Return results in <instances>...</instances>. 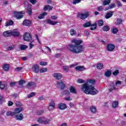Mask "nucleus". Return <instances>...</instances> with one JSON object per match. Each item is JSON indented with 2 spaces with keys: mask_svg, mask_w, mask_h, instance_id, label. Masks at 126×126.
Listing matches in <instances>:
<instances>
[{
  "mask_svg": "<svg viewBox=\"0 0 126 126\" xmlns=\"http://www.w3.org/2000/svg\"><path fill=\"white\" fill-rule=\"evenodd\" d=\"M70 34L71 36H76L77 35L76 31L74 30L73 29H71L70 30Z\"/></svg>",
  "mask_w": 126,
  "mask_h": 126,
  "instance_id": "nucleus-24",
  "label": "nucleus"
},
{
  "mask_svg": "<svg viewBox=\"0 0 126 126\" xmlns=\"http://www.w3.org/2000/svg\"><path fill=\"white\" fill-rule=\"evenodd\" d=\"M48 14V13H47V12H43L42 14H41L39 16H38L37 17V18H38V19H43L44 17L46 16V15H47Z\"/></svg>",
  "mask_w": 126,
  "mask_h": 126,
  "instance_id": "nucleus-29",
  "label": "nucleus"
},
{
  "mask_svg": "<svg viewBox=\"0 0 126 126\" xmlns=\"http://www.w3.org/2000/svg\"><path fill=\"white\" fill-rule=\"evenodd\" d=\"M33 42H34V41H33V40L30 41V42L29 43L30 49H32V48H33V47H34L35 46L34 44H32L33 43Z\"/></svg>",
  "mask_w": 126,
  "mask_h": 126,
  "instance_id": "nucleus-52",
  "label": "nucleus"
},
{
  "mask_svg": "<svg viewBox=\"0 0 126 126\" xmlns=\"http://www.w3.org/2000/svg\"><path fill=\"white\" fill-rule=\"evenodd\" d=\"M111 74H112V72L111 71V70H108L106 71L105 73V76H106V77H110Z\"/></svg>",
  "mask_w": 126,
  "mask_h": 126,
  "instance_id": "nucleus-38",
  "label": "nucleus"
},
{
  "mask_svg": "<svg viewBox=\"0 0 126 126\" xmlns=\"http://www.w3.org/2000/svg\"><path fill=\"white\" fill-rule=\"evenodd\" d=\"M102 30L103 31H105L106 32H107V31H110V27H109L108 25L104 26L102 27Z\"/></svg>",
  "mask_w": 126,
  "mask_h": 126,
  "instance_id": "nucleus-37",
  "label": "nucleus"
},
{
  "mask_svg": "<svg viewBox=\"0 0 126 126\" xmlns=\"http://www.w3.org/2000/svg\"><path fill=\"white\" fill-rule=\"evenodd\" d=\"M114 90H116V87L114 84H112L110 85V87L108 88V91L109 92H112Z\"/></svg>",
  "mask_w": 126,
  "mask_h": 126,
  "instance_id": "nucleus-23",
  "label": "nucleus"
},
{
  "mask_svg": "<svg viewBox=\"0 0 126 126\" xmlns=\"http://www.w3.org/2000/svg\"><path fill=\"white\" fill-rule=\"evenodd\" d=\"M17 83V82H12L10 83V87H12L13 86H15V85Z\"/></svg>",
  "mask_w": 126,
  "mask_h": 126,
  "instance_id": "nucleus-60",
  "label": "nucleus"
},
{
  "mask_svg": "<svg viewBox=\"0 0 126 126\" xmlns=\"http://www.w3.org/2000/svg\"><path fill=\"white\" fill-rule=\"evenodd\" d=\"M34 84H35L34 82H31L28 83L27 86V87H30V86H32V85H34Z\"/></svg>",
  "mask_w": 126,
  "mask_h": 126,
  "instance_id": "nucleus-58",
  "label": "nucleus"
},
{
  "mask_svg": "<svg viewBox=\"0 0 126 126\" xmlns=\"http://www.w3.org/2000/svg\"><path fill=\"white\" fill-rule=\"evenodd\" d=\"M43 114H44V110H37L36 112L37 116H41V115H43Z\"/></svg>",
  "mask_w": 126,
  "mask_h": 126,
  "instance_id": "nucleus-44",
  "label": "nucleus"
},
{
  "mask_svg": "<svg viewBox=\"0 0 126 126\" xmlns=\"http://www.w3.org/2000/svg\"><path fill=\"white\" fill-rule=\"evenodd\" d=\"M82 0H73L72 4L76 5V4H77V3H80V2H81Z\"/></svg>",
  "mask_w": 126,
  "mask_h": 126,
  "instance_id": "nucleus-43",
  "label": "nucleus"
},
{
  "mask_svg": "<svg viewBox=\"0 0 126 126\" xmlns=\"http://www.w3.org/2000/svg\"><path fill=\"white\" fill-rule=\"evenodd\" d=\"M83 26L85 28H87V27H90V26H91V22H87V23H85L83 25Z\"/></svg>",
  "mask_w": 126,
  "mask_h": 126,
  "instance_id": "nucleus-41",
  "label": "nucleus"
},
{
  "mask_svg": "<svg viewBox=\"0 0 126 126\" xmlns=\"http://www.w3.org/2000/svg\"><path fill=\"white\" fill-rule=\"evenodd\" d=\"M80 16L81 19H82V20H84V19H86L87 17H89V13L87 12L85 13H81Z\"/></svg>",
  "mask_w": 126,
  "mask_h": 126,
  "instance_id": "nucleus-11",
  "label": "nucleus"
},
{
  "mask_svg": "<svg viewBox=\"0 0 126 126\" xmlns=\"http://www.w3.org/2000/svg\"><path fill=\"white\" fill-rule=\"evenodd\" d=\"M69 89L70 90V93H72L73 94H76V93H77L76 89H75V88L73 86L70 87Z\"/></svg>",
  "mask_w": 126,
  "mask_h": 126,
  "instance_id": "nucleus-19",
  "label": "nucleus"
},
{
  "mask_svg": "<svg viewBox=\"0 0 126 126\" xmlns=\"http://www.w3.org/2000/svg\"><path fill=\"white\" fill-rule=\"evenodd\" d=\"M48 70V69L47 68H42L41 69H39V72L40 73H43L44 72H46Z\"/></svg>",
  "mask_w": 126,
  "mask_h": 126,
  "instance_id": "nucleus-45",
  "label": "nucleus"
},
{
  "mask_svg": "<svg viewBox=\"0 0 126 126\" xmlns=\"http://www.w3.org/2000/svg\"><path fill=\"white\" fill-rule=\"evenodd\" d=\"M115 5H116V4H115V3L110 4L109 5V8H114V7H115Z\"/></svg>",
  "mask_w": 126,
  "mask_h": 126,
  "instance_id": "nucleus-63",
  "label": "nucleus"
},
{
  "mask_svg": "<svg viewBox=\"0 0 126 126\" xmlns=\"http://www.w3.org/2000/svg\"><path fill=\"white\" fill-rule=\"evenodd\" d=\"M15 112V115H16V114H19V113H21L23 111V107H21V108H16L14 110Z\"/></svg>",
  "mask_w": 126,
  "mask_h": 126,
  "instance_id": "nucleus-20",
  "label": "nucleus"
},
{
  "mask_svg": "<svg viewBox=\"0 0 126 126\" xmlns=\"http://www.w3.org/2000/svg\"><path fill=\"white\" fill-rule=\"evenodd\" d=\"M63 95H69V91L66 90L63 92Z\"/></svg>",
  "mask_w": 126,
  "mask_h": 126,
  "instance_id": "nucleus-49",
  "label": "nucleus"
},
{
  "mask_svg": "<svg viewBox=\"0 0 126 126\" xmlns=\"http://www.w3.org/2000/svg\"><path fill=\"white\" fill-rule=\"evenodd\" d=\"M121 24H123V19L122 18H119L116 20V25H120Z\"/></svg>",
  "mask_w": 126,
  "mask_h": 126,
  "instance_id": "nucleus-28",
  "label": "nucleus"
},
{
  "mask_svg": "<svg viewBox=\"0 0 126 126\" xmlns=\"http://www.w3.org/2000/svg\"><path fill=\"white\" fill-rule=\"evenodd\" d=\"M63 70L65 72H67V71H68V67L66 66H63Z\"/></svg>",
  "mask_w": 126,
  "mask_h": 126,
  "instance_id": "nucleus-57",
  "label": "nucleus"
},
{
  "mask_svg": "<svg viewBox=\"0 0 126 126\" xmlns=\"http://www.w3.org/2000/svg\"><path fill=\"white\" fill-rule=\"evenodd\" d=\"M119 73H120L119 70L116 69V70H115V71L114 72H113L112 74H113L114 75V76H117L118 75V74H119Z\"/></svg>",
  "mask_w": 126,
  "mask_h": 126,
  "instance_id": "nucleus-48",
  "label": "nucleus"
},
{
  "mask_svg": "<svg viewBox=\"0 0 126 126\" xmlns=\"http://www.w3.org/2000/svg\"><path fill=\"white\" fill-rule=\"evenodd\" d=\"M26 83V81L24 80H21L19 81V85H23V84Z\"/></svg>",
  "mask_w": 126,
  "mask_h": 126,
  "instance_id": "nucleus-50",
  "label": "nucleus"
},
{
  "mask_svg": "<svg viewBox=\"0 0 126 126\" xmlns=\"http://www.w3.org/2000/svg\"><path fill=\"white\" fill-rule=\"evenodd\" d=\"M22 69H23V67H18L15 69V70L16 71H21Z\"/></svg>",
  "mask_w": 126,
  "mask_h": 126,
  "instance_id": "nucleus-53",
  "label": "nucleus"
},
{
  "mask_svg": "<svg viewBox=\"0 0 126 126\" xmlns=\"http://www.w3.org/2000/svg\"><path fill=\"white\" fill-rule=\"evenodd\" d=\"M77 83H84L85 81L83 80L82 79H79L77 80Z\"/></svg>",
  "mask_w": 126,
  "mask_h": 126,
  "instance_id": "nucleus-54",
  "label": "nucleus"
},
{
  "mask_svg": "<svg viewBox=\"0 0 126 126\" xmlns=\"http://www.w3.org/2000/svg\"><path fill=\"white\" fill-rule=\"evenodd\" d=\"M53 6H51L50 5H46L43 8V10L44 11H47V10L48 9L49 10H52L53 9Z\"/></svg>",
  "mask_w": 126,
  "mask_h": 126,
  "instance_id": "nucleus-22",
  "label": "nucleus"
},
{
  "mask_svg": "<svg viewBox=\"0 0 126 126\" xmlns=\"http://www.w3.org/2000/svg\"><path fill=\"white\" fill-rule=\"evenodd\" d=\"M13 24H14V22H13L12 20L10 19L8 20V22L6 23L5 26L7 27L8 26H11V25H13Z\"/></svg>",
  "mask_w": 126,
  "mask_h": 126,
  "instance_id": "nucleus-25",
  "label": "nucleus"
},
{
  "mask_svg": "<svg viewBox=\"0 0 126 126\" xmlns=\"http://www.w3.org/2000/svg\"><path fill=\"white\" fill-rule=\"evenodd\" d=\"M32 69L33 71L35 73H38V72H39V70H40L39 65L37 64L33 65L32 67Z\"/></svg>",
  "mask_w": 126,
  "mask_h": 126,
  "instance_id": "nucleus-13",
  "label": "nucleus"
},
{
  "mask_svg": "<svg viewBox=\"0 0 126 126\" xmlns=\"http://www.w3.org/2000/svg\"><path fill=\"white\" fill-rule=\"evenodd\" d=\"M32 24V22L30 21V20H27L25 19L23 22V25L24 26H28V27H30Z\"/></svg>",
  "mask_w": 126,
  "mask_h": 126,
  "instance_id": "nucleus-9",
  "label": "nucleus"
},
{
  "mask_svg": "<svg viewBox=\"0 0 126 126\" xmlns=\"http://www.w3.org/2000/svg\"><path fill=\"white\" fill-rule=\"evenodd\" d=\"M118 105H119V101H113V102L112 103V107L114 109H116V108H117L118 107Z\"/></svg>",
  "mask_w": 126,
  "mask_h": 126,
  "instance_id": "nucleus-36",
  "label": "nucleus"
},
{
  "mask_svg": "<svg viewBox=\"0 0 126 126\" xmlns=\"http://www.w3.org/2000/svg\"><path fill=\"white\" fill-rule=\"evenodd\" d=\"M13 17L16 18L18 20L23 18V15L22 14V11L17 12L16 11H14Z\"/></svg>",
  "mask_w": 126,
  "mask_h": 126,
  "instance_id": "nucleus-4",
  "label": "nucleus"
},
{
  "mask_svg": "<svg viewBox=\"0 0 126 126\" xmlns=\"http://www.w3.org/2000/svg\"><path fill=\"white\" fill-rule=\"evenodd\" d=\"M29 1L32 4H36L37 0H29Z\"/></svg>",
  "mask_w": 126,
  "mask_h": 126,
  "instance_id": "nucleus-59",
  "label": "nucleus"
},
{
  "mask_svg": "<svg viewBox=\"0 0 126 126\" xmlns=\"http://www.w3.org/2000/svg\"><path fill=\"white\" fill-rule=\"evenodd\" d=\"M27 48H28V46L26 45H21L20 50H21V51H24L26 50Z\"/></svg>",
  "mask_w": 126,
  "mask_h": 126,
  "instance_id": "nucleus-40",
  "label": "nucleus"
},
{
  "mask_svg": "<svg viewBox=\"0 0 126 126\" xmlns=\"http://www.w3.org/2000/svg\"><path fill=\"white\" fill-rule=\"evenodd\" d=\"M24 119V116L22 113L17 114L15 116V119L17 121H22Z\"/></svg>",
  "mask_w": 126,
  "mask_h": 126,
  "instance_id": "nucleus-10",
  "label": "nucleus"
},
{
  "mask_svg": "<svg viewBox=\"0 0 126 126\" xmlns=\"http://www.w3.org/2000/svg\"><path fill=\"white\" fill-rule=\"evenodd\" d=\"M51 19H53L54 20H56V19H58V16L57 15L51 16Z\"/></svg>",
  "mask_w": 126,
  "mask_h": 126,
  "instance_id": "nucleus-62",
  "label": "nucleus"
},
{
  "mask_svg": "<svg viewBox=\"0 0 126 126\" xmlns=\"http://www.w3.org/2000/svg\"><path fill=\"white\" fill-rule=\"evenodd\" d=\"M11 35H12L13 37H19L20 35V32L16 31H11Z\"/></svg>",
  "mask_w": 126,
  "mask_h": 126,
  "instance_id": "nucleus-18",
  "label": "nucleus"
},
{
  "mask_svg": "<svg viewBox=\"0 0 126 126\" xmlns=\"http://www.w3.org/2000/svg\"><path fill=\"white\" fill-rule=\"evenodd\" d=\"M111 31L113 34H117L119 32V30L117 27H114L112 29Z\"/></svg>",
  "mask_w": 126,
  "mask_h": 126,
  "instance_id": "nucleus-34",
  "label": "nucleus"
},
{
  "mask_svg": "<svg viewBox=\"0 0 126 126\" xmlns=\"http://www.w3.org/2000/svg\"><path fill=\"white\" fill-rule=\"evenodd\" d=\"M114 15V11H110L109 12H107L106 14L105 15V18L106 19H109V18H111L112 16Z\"/></svg>",
  "mask_w": 126,
  "mask_h": 126,
  "instance_id": "nucleus-15",
  "label": "nucleus"
},
{
  "mask_svg": "<svg viewBox=\"0 0 126 126\" xmlns=\"http://www.w3.org/2000/svg\"><path fill=\"white\" fill-rule=\"evenodd\" d=\"M110 3H111V0H104L102 2V5L106 6V5L110 4Z\"/></svg>",
  "mask_w": 126,
  "mask_h": 126,
  "instance_id": "nucleus-33",
  "label": "nucleus"
},
{
  "mask_svg": "<svg viewBox=\"0 0 126 126\" xmlns=\"http://www.w3.org/2000/svg\"><path fill=\"white\" fill-rule=\"evenodd\" d=\"M81 90L87 95H96L99 93L98 90H96L94 86L89 85L88 83H85L82 85Z\"/></svg>",
  "mask_w": 126,
  "mask_h": 126,
  "instance_id": "nucleus-2",
  "label": "nucleus"
},
{
  "mask_svg": "<svg viewBox=\"0 0 126 126\" xmlns=\"http://www.w3.org/2000/svg\"><path fill=\"white\" fill-rule=\"evenodd\" d=\"M81 44H83L82 40H77L75 38L72 39L71 44L68 45L69 51L73 54L82 53L84 50V47Z\"/></svg>",
  "mask_w": 126,
  "mask_h": 126,
  "instance_id": "nucleus-1",
  "label": "nucleus"
},
{
  "mask_svg": "<svg viewBox=\"0 0 126 126\" xmlns=\"http://www.w3.org/2000/svg\"><path fill=\"white\" fill-rule=\"evenodd\" d=\"M23 39L24 41L26 42H30L33 40V38H32V35L29 32H26L24 34Z\"/></svg>",
  "mask_w": 126,
  "mask_h": 126,
  "instance_id": "nucleus-3",
  "label": "nucleus"
},
{
  "mask_svg": "<svg viewBox=\"0 0 126 126\" xmlns=\"http://www.w3.org/2000/svg\"><path fill=\"white\" fill-rule=\"evenodd\" d=\"M47 23L48 24H50V25H56L58 22L52 21L50 19H48L47 20Z\"/></svg>",
  "mask_w": 126,
  "mask_h": 126,
  "instance_id": "nucleus-26",
  "label": "nucleus"
},
{
  "mask_svg": "<svg viewBox=\"0 0 126 126\" xmlns=\"http://www.w3.org/2000/svg\"><path fill=\"white\" fill-rule=\"evenodd\" d=\"M116 46L112 43H109L106 45V51L107 52H113L115 50Z\"/></svg>",
  "mask_w": 126,
  "mask_h": 126,
  "instance_id": "nucleus-5",
  "label": "nucleus"
},
{
  "mask_svg": "<svg viewBox=\"0 0 126 126\" xmlns=\"http://www.w3.org/2000/svg\"><path fill=\"white\" fill-rule=\"evenodd\" d=\"M49 107L48 108V111L50 112L53 111L55 109V107L56 106V103H55V101L54 100H52L51 102L49 103Z\"/></svg>",
  "mask_w": 126,
  "mask_h": 126,
  "instance_id": "nucleus-6",
  "label": "nucleus"
},
{
  "mask_svg": "<svg viewBox=\"0 0 126 126\" xmlns=\"http://www.w3.org/2000/svg\"><path fill=\"white\" fill-rule=\"evenodd\" d=\"M15 105L17 107H21L22 103L20 101H17L15 103Z\"/></svg>",
  "mask_w": 126,
  "mask_h": 126,
  "instance_id": "nucleus-46",
  "label": "nucleus"
},
{
  "mask_svg": "<svg viewBox=\"0 0 126 126\" xmlns=\"http://www.w3.org/2000/svg\"><path fill=\"white\" fill-rule=\"evenodd\" d=\"M58 108L60 110H65L66 109V105L64 103H60L58 104Z\"/></svg>",
  "mask_w": 126,
  "mask_h": 126,
  "instance_id": "nucleus-16",
  "label": "nucleus"
},
{
  "mask_svg": "<svg viewBox=\"0 0 126 126\" xmlns=\"http://www.w3.org/2000/svg\"><path fill=\"white\" fill-rule=\"evenodd\" d=\"M6 117H9V116L13 117V116H15V113L14 112L8 111L6 114Z\"/></svg>",
  "mask_w": 126,
  "mask_h": 126,
  "instance_id": "nucleus-31",
  "label": "nucleus"
},
{
  "mask_svg": "<svg viewBox=\"0 0 126 126\" xmlns=\"http://www.w3.org/2000/svg\"><path fill=\"white\" fill-rule=\"evenodd\" d=\"M36 95V93L32 92L28 95V98H31V97H34Z\"/></svg>",
  "mask_w": 126,
  "mask_h": 126,
  "instance_id": "nucleus-47",
  "label": "nucleus"
},
{
  "mask_svg": "<svg viewBox=\"0 0 126 126\" xmlns=\"http://www.w3.org/2000/svg\"><path fill=\"white\" fill-rule=\"evenodd\" d=\"M39 64L40 65H47V64H48V63L41 61L40 62Z\"/></svg>",
  "mask_w": 126,
  "mask_h": 126,
  "instance_id": "nucleus-56",
  "label": "nucleus"
},
{
  "mask_svg": "<svg viewBox=\"0 0 126 126\" xmlns=\"http://www.w3.org/2000/svg\"><path fill=\"white\" fill-rule=\"evenodd\" d=\"M75 69L77 71H83L86 70V68L83 66L79 65L75 67Z\"/></svg>",
  "mask_w": 126,
  "mask_h": 126,
  "instance_id": "nucleus-12",
  "label": "nucleus"
},
{
  "mask_svg": "<svg viewBox=\"0 0 126 126\" xmlns=\"http://www.w3.org/2000/svg\"><path fill=\"white\" fill-rule=\"evenodd\" d=\"M49 120H46L45 121H43V118L40 117L37 119V122L39 124H48L49 123Z\"/></svg>",
  "mask_w": 126,
  "mask_h": 126,
  "instance_id": "nucleus-14",
  "label": "nucleus"
},
{
  "mask_svg": "<svg viewBox=\"0 0 126 126\" xmlns=\"http://www.w3.org/2000/svg\"><path fill=\"white\" fill-rule=\"evenodd\" d=\"M3 35L4 37H10V36H11V31H6L4 32Z\"/></svg>",
  "mask_w": 126,
  "mask_h": 126,
  "instance_id": "nucleus-17",
  "label": "nucleus"
},
{
  "mask_svg": "<svg viewBox=\"0 0 126 126\" xmlns=\"http://www.w3.org/2000/svg\"><path fill=\"white\" fill-rule=\"evenodd\" d=\"M57 84L59 85V87L61 90H63V89L66 87V85L63 81H58Z\"/></svg>",
  "mask_w": 126,
  "mask_h": 126,
  "instance_id": "nucleus-8",
  "label": "nucleus"
},
{
  "mask_svg": "<svg viewBox=\"0 0 126 126\" xmlns=\"http://www.w3.org/2000/svg\"><path fill=\"white\" fill-rule=\"evenodd\" d=\"M90 110L92 114H96V112H97V109L96 108V107L94 106H91Z\"/></svg>",
  "mask_w": 126,
  "mask_h": 126,
  "instance_id": "nucleus-21",
  "label": "nucleus"
},
{
  "mask_svg": "<svg viewBox=\"0 0 126 126\" xmlns=\"http://www.w3.org/2000/svg\"><path fill=\"white\" fill-rule=\"evenodd\" d=\"M5 87V85L2 84L1 82H0V89H1L2 90L3 89H4Z\"/></svg>",
  "mask_w": 126,
  "mask_h": 126,
  "instance_id": "nucleus-55",
  "label": "nucleus"
},
{
  "mask_svg": "<svg viewBox=\"0 0 126 126\" xmlns=\"http://www.w3.org/2000/svg\"><path fill=\"white\" fill-rule=\"evenodd\" d=\"M96 68L97 69H102L104 68V65L102 63H98L96 65Z\"/></svg>",
  "mask_w": 126,
  "mask_h": 126,
  "instance_id": "nucleus-32",
  "label": "nucleus"
},
{
  "mask_svg": "<svg viewBox=\"0 0 126 126\" xmlns=\"http://www.w3.org/2000/svg\"><path fill=\"white\" fill-rule=\"evenodd\" d=\"M53 77L55 79H56V80H60V79H62L63 76V74L61 73H54Z\"/></svg>",
  "mask_w": 126,
  "mask_h": 126,
  "instance_id": "nucleus-7",
  "label": "nucleus"
},
{
  "mask_svg": "<svg viewBox=\"0 0 126 126\" xmlns=\"http://www.w3.org/2000/svg\"><path fill=\"white\" fill-rule=\"evenodd\" d=\"M89 83H91V84H92V85H94V84H95V83H96V81L95 80H93V79H90L89 80Z\"/></svg>",
  "mask_w": 126,
  "mask_h": 126,
  "instance_id": "nucleus-51",
  "label": "nucleus"
},
{
  "mask_svg": "<svg viewBox=\"0 0 126 126\" xmlns=\"http://www.w3.org/2000/svg\"><path fill=\"white\" fill-rule=\"evenodd\" d=\"M91 28H90V30H95L97 28V24L94 23V24H91Z\"/></svg>",
  "mask_w": 126,
  "mask_h": 126,
  "instance_id": "nucleus-42",
  "label": "nucleus"
},
{
  "mask_svg": "<svg viewBox=\"0 0 126 126\" xmlns=\"http://www.w3.org/2000/svg\"><path fill=\"white\" fill-rule=\"evenodd\" d=\"M12 105H13V102L11 101H9L8 102V106H12Z\"/></svg>",
  "mask_w": 126,
  "mask_h": 126,
  "instance_id": "nucleus-64",
  "label": "nucleus"
},
{
  "mask_svg": "<svg viewBox=\"0 0 126 126\" xmlns=\"http://www.w3.org/2000/svg\"><path fill=\"white\" fill-rule=\"evenodd\" d=\"M98 26L102 27L104 25V21L103 20H99L98 21Z\"/></svg>",
  "mask_w": 126,
  "mask_h": 126,
  "instance_id": "nucleus-39",
  "label": "nucleus"
},
{
  "mask_svg": "<svg viewBox=\"0 0 126 126\" xmlns=\"http://www.w3.org/2000/svg\"><path fill=\"white\" fill-rule=\"evenodd\" d=\"M27 12L29 14V15H31V14H32V8H31V6H28Z\"/></svg>",
  "mask_w": 126,
  "mask_h": 126,
  "instance_id": "nucleus-35",
  "label": "nucleus"
},
{
  "mask_svg": "<svg viewBox=\"0 0 126 126\" xmlns=\"http://www.w3.org/2000/svg\"><path fill=\"white\" fill-rule=\"evenodd\" d=\"M48 14V13H47V12H43L42 14H41L39 16H38L37 17V18H38V19H43L44 17L46 16V15H47Z\"/></svg>",
  "mask_w": 126,
  "mask_h": 126,
  "instance_id": "nucleus-30",
  "label": "nucleus"
},
{
  "mask_svg": "<svg viewBox=\"0 0 126 126\" xmlns=\"http://www.w3.org/2000/svg\"><path fill=\"white\" fill-rule=\"evenodd\" d=\"M102 9H104V7H103V6H100L97 8V10L98 11H102Z\"/></svg>",
  "mask_w": 126,
  "mask_h": 126,
  "instance_id": "nucleus-61",
  "label": "nucleus"
},
{
  "mask_svg": "<svg viewBox=\"0 0 126 126\" xmlns=\"http://www.w3.org/2000/svg\"><path fill=\"white\" fill-rule=\"evenodd\" d=\"M3 69L4 71H8L9 70V64L5 63L3 66Z\"/></svg>",
  "mask_w": 126,
  "mask_h": 126,
  "instance_id": "nucleus-27",
  "label": "nucleus"
}]
</instances>
